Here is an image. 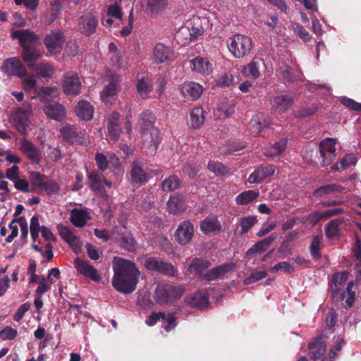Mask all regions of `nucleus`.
Instances as JSON below:
<instances>
[{"instance_id": "nucleus-39", "label": "nucleus", "mask_w": 361, "mask_h": 361, "mask_svg": "<svg viewBox=\"0 0 361 361\" xmlns=\"http://www.w3.org/2000/svg\"><path fill=\"white\" fill-rule=\"evenodd\" d=\"M22 56L23 60L28 64L32 69L37 65L35 61L40 57L41 53L39 50L32 47H27L23 49Z\"/></svg>"}, {"instance_id": "nucleus-18", "label": "nucleus", "mask_w": 361, "mask_h": 361, "mask_svg": "<svg viewBox=\"0 0 361 361\" xmlns=\"http://www.w3.org/2000/svg\"><path fill=\"white\" fill-rule=\"evenodd\" d=\"M62 86L67 95L75 96L80 93L82 84L76 74H71L64 77Z\"/></svg>"}, {"instance_id": "nucleus-30", "label": "nucleus", "mask_w": 361, "mask_h": 361, "mask_svg": "<svg viewBox=\"0 0 361 361\" xmlns=\"http://www.w3.org/2000/svg\"><path fill=\"white\" fill-rule=\"evenodd\" d=\"M167 207L170 213L180 214L186 209L185 199L180 195H171L168 201Z\"/></svg>"}, {"instance_id": "nucleus-1", "label": "nucleus", "mask_w": 361, "mask_h": 361, "mask_svg": "<svg viewBox=\"0 0 361 361\" xmlns=\"http://www.w3.org/2000/svg\"><path fill=\"white\" fill-rule=\"evenodd\" d=\"M112 286L123 293L130 294L136 288L140 271L130 260L115 257L113 260Z\"/></svg>"}, {"instance_id": "nucleus-54", "label": "nucleus", "mask_w": 361, "mask_h": 361, "mask_svg": "<svg viewBox=\"0 0 361 361\" xmlns=\"http://www.w3.org/2000/svg\"><path fill=\"white\" fill-rule=\"evenodd\" d=\"M209 171L214 172L216 176H225L229 172V169L220 162L209 161L208 164Z\"/></svg>"}, {"instance_id": "nucleus-19", "label": "nucleus", "mask_w": 361, "mask_h": 361, "mask_svg": "<svg viewBox=\"0 0 361 361\" xmlns=\"http://www.w3.org/2000/svg\"><path fill=\"white\" fill-rule=\"evenodd\" d=\"M188 264V271L190 274H195L202 278L204 271L211 267L210 261L205 258L195 257L190 262V259L186 260Z\"/></svg>"}, {"instance_id": "nucleus-31", "label": "nucleus", "mask_w": 361, "mask_h": 361, "mask_svg": "<svg viewBox=\"0 0 361 361\" xmlns=\"http://www.w3.org/2000/svg\"><path fill=\"white\" fill-rule=\"evenodd\" d=\"M172 50L161 43L155 45L153 51L154 59L157 63H162L170 59Z\"/></svg>"}, {"instance_id": "nucleus-32", "label": "nucleus", "mask_w": 361, "mask_h": 361, "mask_svg": "<svg viewBox=\"0 0 361 361\" xmlns=\"http://www.w3.org/2000/svg\"><path fill=\"white\" fill-rule=\"evenodd\" d=\"M272 108L280 113L288 110L293 104V99L287 95L277 96L271 101Z\"/></svg>"}, {"instance_id": "nucleus-49", "label": "nucleus", "mask_w": 361, "mask_h": 361, "mask_svg": "<svg viewBox=\"0 0 361 361\" xmlns=\"http://www.w3.org/2000/svg\"><path fill=\"white\" fill-rule=\"evenodd\" d=\"M88 178L90 180V186L97 192H103V180L100 175L96 172H91L88 173Z\"/></svg>"}, {"instance_id": "nucleus-25", "label": "nucleus", "mask_w": 361, "mask_h": 361, "mask_svg": "<svg viewBox=\"0 0 361 361\" xmlns=\"http://www.w3.org/2000/svg\"><path fill=\"white\" fill-rule=\"evenodd\" d=\"M61 135L66 142L73 144L80 142L82 132L75 126L66 124L61 129Z\"/></svg>"}, {"instance_id": "nucleus-4", "label": "nucleus", "mask_w": 361, "mask_h": 361, "mask_svg": "<svg viewBox=\"0 0 361 361\" xmlns=\"http://www.w3.org/2000/svg\"><path fill=\"white\" fill-rule=\"evenodd\" d=\"M182 286H175L169 283H159L156 286L154 299L157 304L169 305L179 300L185 292Z\"/></svg>"}, {"instance_id": "nucleus-63", "label": "nucleus", "mask_w": 361, "mask_h": 361, "mask_svg": "<svg viewBox=\"0 0 361 361\" xmlns=\"http://www.w3.org/2000/svg\"><path fill=\"white\" fill-rule=\"evenodd\" d=\"M18 334V331L10 326H6L0 331V338L2 340H13Z\"/></svg>"}, {"instance_id": "nucleus-57", "label": "nucleus", "mask_w": 361, "mask_h": 361, "mask_svg": "<svg viewBox=\"0 0 361 361\" xmlns=\"http://www.w3.org/2000/svg\"><path fill=\"white\" fill-rule=\"evenodd\" d=\"M257 222V218L254 216H248L243 218L240 221L241 233H247Z\"/></svg>"}, {"instance_id": "nucleus-45", "label": "nucleus", "mask_w": 361, "mask_h": 361, "mask_svg": "<svg viewBox=\"0 0 361 361\" xmlns=\"http://www.w3.org/2000/svg\"><path fill=\"white\" fill-rule=\"evenodd\" d=\"M175 39L181 45H186L192 40L190 28L189 27H182L175 34Z\"/></svg>"}, {"instance_id": "nucleus-20", "label": "nucleus", "mask_w": 361, "mask_h": 361, "mask_svg": "<svg viewBox=\"0 0 361 361\" xmlns=\"http://www.w3.org/2000/svg\"><path fill=\"white\" fill-rule=\"evenodd\" d=\"M11 35L13 39L19 40L23 49L32 47L38 40V37L28 30H15Z\"/></svg>"}, {"instance_id": "nucleus-41", "label": "nucleus", "mask_w": 361, "mask_h": 361, "mask_svg": "<svg viewBox=\"0 0 361 361\" xmlns=\"http://www.w3.org/2000/svg\"><path fill=\"white\" fill-rule=\"evenodd\" d=\"M341 220L334 219L331 220L324 227L325 234L327 238L335 240L338 238L340 235V225Z\"/></svg>"}, {"instance_id": "nucleus-11", "label": "nucleus", "mask_w": 361, "mask_h": 361, "mask_svg": "<svg viewBox=\"0 0 361 361\" xmlns=\"http://www.w3.org/2000/svg\"><path fill=\"white\" fill-rule=\"evenodd\" d=\"M159 320L161 321L162 326L166 331H170L176 326V319L173 313H169L168 315H166L162 312H153L148 317L145 322L149 326H153Z\"/></svg>"}, {"instance_id": "nucleus-3", "label": "nucleus", "mask_w": 361, "mask_h": 361, "mask_svg": "<svg viewBox=\"0 0 361 361\" xmlns=\"http://www.w3.org/2000/svg\"><path fill=\"white\" fill-rule=\"evenodd\" d=\"M348 275L347 272L335 273L331 277L330 286L332 296L345 300L346 306L350 307L355 300V293L353 290L354 283L349 282L345 291L341 289L348 279Z\"/></svg>"}, {"instance_id": "nucleus-46", "label": "nucleus", "mask_w": 361, "mask_h": 361, "mask_svg": "<svg viewBox=\"0 0 361 361\" xmlns=\"http://www.w3.org/2000/svg\"><path fill=\"white\" fill-rule=\"evenodd\" d=\"M241 73L245 77L255 80L258 78L260 75L259 63L256 61L249 63L243 68Z\"/></svg>"}, {"instance_id": "nucleus-56", "label": "nucleus", "mask_w": 361, "mask_h": 361, "mask_svg": "<svg viewBox=\"0 0 361 361\" xmlns=\"http://www.w3.org/2000/svg\"><path fill=\"white\" fill-rule=\"evenodd\" d=\"M269 271L272 274H275L281 271L287 273H293L294 271L293 267L288 263L287 262H281L275 264L269 269Z\"/></svg>"}, {"instance_id": "nucleus-43", "label": "nucleus", "mask_w": 361, "mask_h": 361, "mask_svg": "<svg viewBox=\"0 0 361 361\" xmlns=\"http://www.w3.org/2000/svg\"><path fill=\"white\" fill-rule=\"evenodd\" d=\"M204 111L201 107L194 108L190 113V123L192 128H200L204 123Z\"/></svg>"}, {"instance_id": "nucleus-16", "label": "nucleus", "mask_w": 361, "mask_h": 361, "mask_svg": "<svg viewBox=\"0 0 361 361\" xmlns=\"http://www.w3.org/2000/svg\"><path fill=\"white\" fill-rule=\"evenodd\" d=\"M276 171V166L273 164L262 165L257 169L249 176L247 182L250 184H258L273 176Z\"/></svg>"}, {"instance_id": "nucleus-14", "label": "nucleus", "mask_w": 361, "mask_h": 361, "mask_svg": "<svg viewBox=\"0 0 361 361\" xmlns=\"http://www.w3.org/2000/svg\"><path fill=\"white\" fill-rule=\"evenodd\" d=\"M271 123L269 117L264 113H258L252 117L247 125V129L250 133L253 136H257L264 128H267Z\"/></svg>"}, {"instance_id": "nucleus-33", "label": "nucleus", "mask_w": 361, "mask_h": 361, "mask_svg": "<svg viewBox=\"0 0 361 361\" xmlns=\"http://www.w3.org/2000/svg\"><path fill=\"white\" fill-rule=\"evenodd\" d=\"M276 235L273 234L264 239L257 242L253 245L247 252L246 255L251 257L252 255L257 253H261L268 249L270 245L274 242Z\"/></svg>"}, {"instance_id": "nucleus-7", "label": "nucleus", "mask_w": 361, "mask_h": 361, "mask_svg": "<svg viewBox=\"0 0 361 361\" xmlns=\"http://www.w3.org/2000/svg\"><path fill=\"white\" fill-rule=\"evenodd\" d=\"M141 263L149 271H156L169 276H176L178 271L171 263L156 257H149L141 261Z\"/></svg>"}, {"instance_id": "nucleus-8", "label": "nucleus", "mask_w": 361, "mask_h": 361, "mask_svg": "<svg viewBox=\"0 0 361 361\" xmlns=\"http://www.w3.org/2000/svg\"><path fill=\"white\" fill-rule=\"evenodd\" d=\"M98 24L96 14L90 11H85L78 18V30L85 36L90 37L96 32Z\"/></svg>"}, {"instance_id": "nucleus-64", "label": "nucleus", "mask_w": 361, "mask_h": 361, "mask_svg": "<svg viewBox=\"0 0 361 361\" xmlns=\"http://www.w3.org/2000/svg\"><path fill=\"white\" fill-rule=\"evenodd\" d=\"M341 103L351 110L361 111V103H357L352 99L343 97L341 99Z\"/></svg>"}, {"instance_id": "nucleus-58", "label": "nucleus", "mask_w": 361, "mask_h": 361, "mask_svg": "<svg viewBox=\"0 0 361 361\" xmlns=\"http://www.w3.org/2000/svg\"><path fill=\"white\" fill-rule=\"evenodd\" d=\"M322 238L316 235L314 236L310 246V252L314 258H317L320 255V244Z\"/></svg>"}, {"instance_id": "nucleus-10", "label": "nucleus", "mask_w": 361, "mask_h": 361, "mask_svg": "<svg viewBox=\"0 0 361 361\" xmlns=\"http://www.w3.org/2000/svg\"><path fill=\"white\" fill-rule=\"evenodd\" d=\"M336 139L327 137L319 144V153L322 158L321 164L327 166L331 163L336 152Z\"/></svg>"}, {"instance_id": "nucleus-22", "label": "nucleus", "mask_w": 361, "mask_h": 361, "mask_svg": "<svg viewBox=\"0 0 361 361\" xmlns=\"http://www.w3.org/2000/svg\"><path fill=\"white\" fill-rule=\"evenodd\" d=\"M130 175L132 181L140 185L147 182L149 178L145 165L137 160L133 163Z\"/></svg>"}, {"instance_id": "nucleus-6", "label": "nucleus", "mask_w": 361, "mask_h": 361, "mask_svg": "<svg viewBox=\"0 0 361 361\" xmlns=\"http://www.w3.org/2000/svg\"><path fill=\"white\" fill-rule=\"evenodd\" d=\"M227 46L233 57L240 59L250 53L252 43L249 37L237 34L229 38Z\"/></svg>"}, {"instance_id": "nucleus-28", "label": "nucleus", "mask_w": 361, "mask_h": 361, "mask_svg": "<svg viewBox=\"0 0 361 361\" xmlns=\"http://www.w3.org/2000/svg\"><path fill=\"white\" fill-rule=\"evenodd\" d=\"M235 112V104L233 101L223 99L219 101L214 114L219 118L229 116Z\"/></svg>"}, {"instance_id": "nucleus-47", "label": "nucleus", "mask_w": 361, "mask_h": 361, "mask_svg": "<svg viewBox=\"0 0 361 361\" xmlns=\"http://www.w3.org/2000/svg\"><path fill=\"white\" fill-rule=\"evenodd\" d=\"M29 174L32 186L41 190L47 177L35 171L30 172Z\"/></svg>"}, {"instance_id": "nucleus-59", "label": "nucleus", "mask_w": 361, "mask_h": 361, "mask_svg": "<svg viewBox=\"0 0 361 361\" xmlns=\"http://www.w3.org/2000/svg\"><path fill=\"white\" fill-rule=\"evenodd\" d=\"M18 225L20 226L19 218L14 219L9 224V228L11 231V234L6 238L7 243H11L13 240L18 235Z\"/></svg>"}, {"instance_id": "nucleus-61", "label": "nucleus", "mask_w": 361, "mask_h": 361, "mask_svg": "<svg viewBox=\"0 0 361 361\" xmlns=\"http://www.w3.org/2000/svg\"><path fill=\"white\" fill-rule=\"evenodd\" d=\"M292 28L293 31L304 41H308L311 39L309 32L300 24L293 23Z\"/></svg>"}, {"instance_id": "nucleus-15", "label": "nucleus", "mask_w": 361, "mask_h": 361, "mask_svg": "<svg viewBox=\"0 0 361 361\" xmlns=\"http://www.w3.org/2000/svg\"><path fill=\"white\" fill-rule=\"evenodd\" d=\"M2 70L8 75L18 78L24 77L27 73V71L20 60L15 57L5 60L2 66Z\"/></svg>"}, {"instance_id": "nucleus-9", "label": "nucleus", "mask_w": 361, "mask_h": 361, "mask_svg": "<svg viewBox=\"0 0 361 361\" xmlns=\"http://www.w3.org/2000/svg\"><path fill=\"white\" fill-rule=\"evenodd\" d=\"M20 151L32 163L39 164L42 159V152L32 142L25 137H22L18 141Z\"/></svg>"}, {"instance_id": "nucleus-53", "label": "nucleus", "mask_w": 361, "mask_h": 361, "mask_svg": "<svg viewBox=\"0 0 361 361\" xmlns=\"http://www.w3.org/2000/svg\"><path fill=\"white\" fill-rule=\"evenodd\" d=\"M60 189L59 183L51 179L47 178L41 191L46 192L51 196L59 192Z\"/></svg>"}, {"instance_id": "nucleus-21", "label": "nucleus", "mask_w": 361, "mask_h": 361, "mask_svg": "<svg viewBox=\"0 0 361 361\" xmlns=\"http://www.w3.org/2000/svg\"><path fill=\"white\" fill-rule=\"evenodd\" d=\"M180 90L185 99L196 100L202 94L203 87L197 82H188L182 84Z\"/></svg>"}, {"instance_id": "nucleus-24", "label": "nucleus", "mask_w": 361, "mask_h": 361, "mask_svg": "<svg viewBox=\"0 0 361 361\" xmlns=\"http://www.w3.org/2000/svg\"><path fill=\"white\" fill-rule=\"evenodd\" d=\"M74 264L75 267L77 269L78 271L80 272V274L91 279L94 281H99L101 279V276L99 275L94 267L87 264L83 259L77 258L75 260Z\"/></svg>"}, {"instance_id": "nucleus-44", "label": "nucleus", "mask_w": 361, "mask_h": 361, "mask_svg": "<svg viewBox=\"0 0 361 361\" xmlns=\"http://www.w3.org/2000/svg\"><path fill=\"white\" fill-rule=\"evenodd\" d=\"M343 190V188L337 184L326 185L315 190L314 192V196L316 197H320L326 195L341 192Z\"/></svg>"}, {"instance_id": "nucleus-62", "label": "nucleus", "mask_w": 361, "mask_h": 361, "mask_svg": "<svg viewBox=\"0 0 361 361\" xmlns=\"http://www.w3.org/2000/svg\"><path fill=\"white\" fill-rule=\"evenodd\" d=\"M344 343V340L341 337H338L334 342V345H332V348L330 350L329 352V359L331 361H334L336 356L337 352L340 351Z\"/></svg>"}, {"instance_id": "nucleus-34", "label": "nucleus", "mask_w": 361, "mask_h": 361, "mask_svg": "<svg viewBox=\"0 0 361 361\" xmlns=\"http://www.w3.org/2000/svg\"><path fill=\"white\" fill-rule=\"evenodd\" d=\"M90 219L89 213L80 209H73L71 212V221L78 228H82L85 226L88 219Z\"/></svg>"}, {"instance_id": "nucleus-55", "label": "nucleus", "mask_w": 361, "mask_h": 361, "mask_svg": "<svg viewBox=\"0 0 361 361\" xmlns=\"http://www.w3.org/2000/svg\"><path fill=\"white\" fill-rule=\"evenodd\" d=\"M267 276V272L264 270H254L251 274L245 279L244 284L250 285L257 282Z\"/></svg>"}, {"instance_id": "nucleus-38", "label": "nucleus", "mask_w": 361, "mask_h": 361, "mask_svg": "<svg viewBox=\"0 0 361 361\" xmlns=\"http://www.w3.org/2000/svg\"><path fill=\"white\" fill-rule=\"evenodd\" d=\"M153 89L152 80L149 77H142L137 82V91L142 99H147Z\"/></svg>"}, {"instance_id": "nucleus-13", "label": "nucleus", "mask_w": 361, "mask_h": 361, "mask_svg": "<svg viewBox=\"0 0 361 361\" xmlns=\"http://www.w3.org/2000/svg\"><path fill=\"white\" fill-rule=\"evenodd\" d=\"M194 231L193 224L189 221H184L178 225L176 231V240L180 245H185L192 240Z\"/></svg>"}, {"instance_id": "nucleus-17", "label": "nucleus", "mask_w": 361, "mask_h": 361, "mask_svg": "<svg viewBox=\"0 0 361 361\" xmlns=\"http://www.w3.org/2000/svg\"><path fill=\"white\" fill-rule=\"evenodd\" d=\"M57 230L62 239L70 245L75 252H78L80 250L81 244L79 238L72 230L62 224L57 226Z\"/></svg>"}, {"instance_id": "nucleus-36", "label": "nucleus", "mask_w": 361, "mask_h": 361, "mask_svg": "<svg viewBox=\"0 0 361 361\" xmlns=\"http://www.w3.org/2000/svg\"><path fill=\"white\" fill-rule=\"evenodd\" d=\"M259 190H249L240 192L238 195L235 201L238 205L245 206L248 204L254 202L259 196Z\"/></svg>"}, {"instance_id": "nucleus-12", "label": "nucleus", "mask_w": 361, "mask_h": 361, "mask_svg": "<svg viewBox=\"0 0 361 361\" xmlns=\"http://www.w3.org/2000/svg\"><path fill=\"white\" fill-rule=\"evenodd\" d=\"M65 38L62 32L52 31L45 37L44 44L51 54H57L61 51Z\"/></svg>"}, {"instance_id": "nucleus-42", "label": "nucleus", "mask_w": 361, "mask_h": 361, "mask_svg": "<svg viewBox=\"0 0 361 361\" xmlns=\"http://www.w3.org/2000/svg\"><path fill=\"white\" fill-rule=\"evenodd\" d=\"M310 350V355L312 359L317 360L323 355L326 351V345L322 341L321 338H317L314 342L308 345Z\"/></svg>"}, {"instance_id": "nucleus-52", "label": "nucleus", "mask_w": 361, "mask_h": 361, "mask_svg": "<svg viewBox=\"0 0 361 361\" xmlns=\"http://www.w3.org/2000/svg\"><path fill=\"white\" fill-rule=\"evenodd\" d=\"M22 85L25 92L30 93L37 92L36 79L34 75H27V73L22 78Z\"/></svg>"}, {"instance_id": "nucleus-27", "label": "nucleus", "mask_w": 361, "mask_h": 361, "mask_svg": "<svg viewBox=\"0 0 361 361\" xmlns=\"http://www.w3.org/2000/svg\"><path fill=\"white\" fill-rule=\"evenodd\" d=\"M45 114L51 118L61 121L65 117L64 107L56 102H48L44 107Z\"/></svg>"}, {"instance_id": "nucleus-29", "label": "nucleus", "mask_w": 361, "mask_h": 361, "mask_svg": "<svg viewBox=\"0 0 361 361\" xmlns=\"http://www.w3.org/2000/svg\"><path fill=\"white\" fill-rule=\"evenodd\" d=\"M185 302L188 305L191 307L203 308L209 304L207 294L202 290L195 293L191 296L185 298Z\"/></svg>"}, {"instance_id": "nucleus-35", "label": "nucleus", "mask_w": 361, "mask_h": 361, "mask_svg": "<svg viewBox=\"0 0 361 361\" xmlns=\"http://www.w3.org/2000/svg\"><path fill=\"white\" fill-rule=\"evenodd\" d=\"M77 116L83 121H90L94 114V107L86 100H80L76 107Z\"/></svg>"}, {"instance_id": "nucleus-37", "label": "nucleus", "mask_w": 361, "mask_h": 361, "mask_svg": "<svg viewBox=\"0 0 361 361\" xmlns=\"http://www.w3.org/2000/svg\"><path fill=\"white\" fill-rule=\"evenodd\" d=\"M200 228L204 233L210 234L220 230L221 224L216 216H210L201 222Z\"/></svg>"}, {"instance_id": "nucleus-23", "label": "nucleus", "mask_w": 361, "mask_h": 361, "mask_svg": "<svg viewBox=\"0 0 361 361\" xmlns=\"http://www.w3.org/2000/svg\"><path fill=\"white\" fill-rule=\"evenodd\" d=\"M234 268L235 264L233 263L224 264L207 271L202 275V279L207 281H214L222 277L226 273L232 271Z\"/></svg>"}, {"instance_id": "nucleus-51", "label": "nucleus", "mask_w": 361, "mask_h": 361, "mask_svg": "<svg viewBox=\"0 0 361 361\" xmlns=\"http://www.w3.org/2000/svg\"><path fill=\"white\" fill-rule=\"evenodd\" d=\"M117 82L114 80L110 82L106 86H105L104 89L101 93L102 99L105 102H108L109 98L114 96L117 92Z\"/></svg>"}, {"instance_id": "nucleus-48", "label": "nucleus", "mask_w": 361, "mask_h": 361, "mask_svg": "<svg viewBox=\"0 0 361 361\" xmlns=\"http://www.w3.org/2000/svg\"><path fill=\"white\" fill-rule=\"evenodd\" d=\"M32 70L44 78H49L54 73L53 67L49 63H40L37 64Z\"/></svg>"}, {"instance_id": "nucleus-5", "label": "nucleus", "mask_w": 361, "mask_h": 361, "mask_svg": "<svg viewBox=\"0 0 361 361\" xmlns=\"http://www.w3.org/2000/svg\"><path fill=\"white\" fill-rule=\"evenodd\" d=\"M32 114V110L31 105L25 102L23 103L22 106L17 108L11 114V123L20 133L23 135L27 133Z\"/></svg>"}, {"instance_id": "nucleus-40", "label": "nucleus", "mask_w": 361, "mask_h": 361, "mask_svg": "<svg viewBox=\"0 0 361 361\" xmlns=\"http://www.w3.org/2000/svg\"><path fill=\"white\" fill-rule=\"evenodd\" d=\"M288 144L287 138H283L273 145L269 147L264 152V155L269 158H274L281 155L286 149Z\"/></svg>"}, {"instance_id": "nucleus-2", "label": "nucleus", "mask_w": 361, "mask_h": 361, "mask_svg": "<svg viewBox=\"0 0 361 361\" xmlns=\"http://www.w3.org/2000/svg\"><path fill=\"white\" fill-rule=\"evenodd\" d=\"M154 121V116L149 110L145 111L140 116L139 126L142 130L144 147L151 155L156 153L160 143L159 130L153 126Z\"/></svg>"}, {"instance_id": "nucleus-50", "label": "nucleus", "mask_w": 361, "mask_h": 361, "mask_svg": "<svg viewBox=\"0 0 361 361\" xmlns=\"http://www.w3.org/2000/svg\"><path fill=\"white\" fill-rule=\"evenodd\" d=\"M180 181L176 176H170L164 179L162 182L161 186L164 191H171L176 190L179 188Z\"/></svg>"}, {"instance_id": "nucleus-60", "label": "nucleus", "mask_w": 361, "mask_h": 361, "mask_svg": "<svg viewBox=\"0 0 361 361\" xmlns=\"http://www.w3.org/2000/svg\"><path fill=\"white\" fill-rule=\"evenodd\" d=\"M43 94V100H49L50 98H54L58 94V90L56 87H44L40 89V92H37L38 94Z\"/></svg>"}, {"instance_id": "nucleus-26", "label": "nucleus", "mask_w": 361, "mask_h": 361, "mask_svg": "<svg viewBox=\"0 0 361 361\" xmlns=\"http://www.w3.org/2000/svg\"><path fill=\"white\" fill-rule=\"evenodd\" d=\"M190 67L193 71L202 75H208L212 71V65L203 57L197 56L190 61Z\"/></svg>"}]
</instances>
